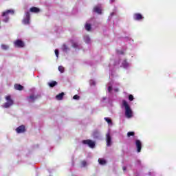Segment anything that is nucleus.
I'll return each mask as SVG.
<instances>
[{"label": "nucleus", "instance_id": "nucleus-36", "mask_svg": "<svg viewBox=\"0 0 176 176\" xmlns=\"http://www.w3.org/2000/svg\"><path fill=\"white\" fill-rule=\"evenodd\" d=\"M118 54H124V52L122 50H118L117 51Z\"/></svg>", "mask_w": 176, "mask_h": 176}, {"label": "nucleus", "instance_id": "nucleus-20", "mask_svg": "<svg viewBox=\"0 0 176 176\" xmlns=\"http://www.w3.org/2000/svg\"><path fill=\"white\" fill-rule=\"evenodd\" d=\"M94 138H100V135H101V133L99 131H94L92 134Z\"/></svg>", "mask_w": 176, "mask_h": 176}, {"label": "nucleus", "instance_id": "nucleus-43", "mask_svg": "<svg viewBox=\"0 0 176 176\" xmlns=\"http://www.w3.org/2000/svg\"><path fill=\"white\" fill-rule=\"evenodd\" d=\"M131 57H134V54H131Z\"/></svg>", "mask_w": 176, "mask_h": 176}, {"label": "nucleus", "instance_id": "nucleus-22", "mask_svg": "<svg viewBox=\"0 0 176 176\" xmlns=\"http://www.w3.org/2000/svg\"><path fill=\"white\" fill-rule=\"evenodd\" d=\"M87 166H89V164L86 160H82L80 162V167L82 168H84L85 167H87Z\"/></svg>", "mask_w": 176, "mask_h": 176}, {"label": "nucleus", "instance_id": "nucleus-16", "mask_svg": "<svg viewBox=\"0 0 176 176\" xmlns=\"http://www.w3.org/2000/svg\"><path fill=\"white\" fill-rule=\"evenodd\" d=\"M94 12H95V13H97L98 14H101L102 12V8L101 7V5L96 6L94 8Z\"/></svg>", "mask_w": 176, "mask_h": 176}, {"label": "nucleus", "instance_id": "nucleus-21", "mask_svg": "<svg viewBox=\"0 0 176 176\" xmlns=\"http://www.w3.org/2000/svg\"><path fill=\"white\" fill-rule=\"evenodd\" d=\"M64 97V92H62L58 95H56V98L58 100V101H61Z\"/></svg>", "mask_w": 176, "mask_h": 176}, {"label": "nucleus", "instance_id": "nucleus-34", "mask_svg": "<svg viewBox=\"0 0 176 176\" xmlns=\"http://www.w3.org/2000/svg\"><path fill=\"white\" fill-rule=\"evenodd\" d=\"M129 101H133L134 100V96L131 94L129 96Z\"/></svg>", "mask_w": 176, "mask_h": 176}, {"label": "nucleus", "instance_id": "nucleus-28", "mask_svg": "<svg viewBox=\"0 0 176 176\" xmlns=\"http://www.w3.org/2000/svg\"><path fill=\"white\" fill-rule=\"evenodd\" d=\"M48 85H49L50 87H54V86H56L57 85V82L52 81L51 82H49Z\"/></svg>", "mask_w": 176, "mask_h": 176}, {"label": "nucleus", "instance_id": "nucleus-8", "mask_svg": "<svg viewBox=\"0 0 176 176\" xmlns=\"http://www.w3.org/2000/svg\"><path fill=\"white\" fill-rule=\"evenodd\" d=\"M82 142L84 145H87V146H89L91 149H94V148H96V142L91 140H82Z\"/></svg>", "mask_w": 176, "mask_h": 176}, {"label": "nucleus", "instance_id": "nucleus-35", "mask_svg": "<svg viewBox=\"0 0 176 176\" xmlns=\"http://www.w3.org/2000/svg\"><path fill=\"white\" fill-rule=\"evenodd\" d=\"M58 54H59V52L58 50H55V55L57 57V58H58Z\"/></svg>", "mask_w": 176, "mask_h": 176}, {"label": "nucleus", "instance_id": "nucleus-40", "mask_svg": "<svg viewBox=\"0 0 176 176\" xmlns=\"http://www.w3.org/2000/svg\"><path fill=\"white\" fill-rule=\"evenodd\" d=\"M107 100V98H103V101H105Z\"/></svg>", "mask_w": 176, "mask_h": 176}, {"label": "nucleus", "instance_id": "nucleus-26", "mask_svg": "<svg viewBox=\"0 0 176 176\" xmlns=\"http://www.w3.org/2000/svg\"><path fill=\"white\" fill-rule=\"evenodd\" d=\"M24 87H23L21 85L16 84L14 85V89L16 90H22Z\"/></svg>", "mask_w": 176, "mask_h": 176}, {"label": "nucleus", "instance_id": "nucleus-37", "mask_svg": "<svg viewBox=\"0 0 176 176\" xmlns=\"http://www.w3.org/2000/svg\"><path fill=\"white\" fill-rule=\"evenodd\" d=\"M80 97L78 95H75L74 97H73V100H79Z\"/></svg>", "mask_w": 176, "mask_h": 176}, {"label": "nucleus", "instance_id": "nucleus-2", "mask_svg": "<svg viewBox=\"0 0 176 176\" xmlns=\"http://www.w3.org/2000/svg\"><path fill=\"white\" fill-rule=\"evenodd\" d=\"M121 108L122 109H124V116L126 118V119H131L134 117V113L133 112V109H131V107H130V104H129V102L127 101L123 100L121 104Z\"/></svg>", "mask_w": 176, "mask_h": 176}, {"label": "nucleus", "instance_id": "nucleus-7", "mask_svg": "<svg viewBox=\"0 0 176 176\" xmlns=\"http://www.w3.org/2000/svg\"><path fill=\"white\" fill-rule=\"evenodd\" d=\"M6 102H5L3 105V108H10L12 105H13V100L10 98V96L6 97Z\"/></svg>", "mask_w": 176, "mask_h": 176}, {"label": "nucleus", "instance_id": "nucleus-11", "mask_svg": "<svg viewBox=\"0 0 176 176\" xmlns=\"http://www.w3.org/2000/svg\"><path fill=\"white\" fill-rule=\"evenodd\" d=\"M135 145L136 146L138 153H140V152H141V149H142V142L140 140H136L135 141Z\"/></svg>", "mask_w": 176, "mask_h": 176}, {"label": "nucleus", "instance_id": "nucleus-39", "mask_svg": "<svg viewBox=\"0 0 176 176\" xmlns=\"http://www.w3.org/2000/svg\"><path fill=\"white\" fill-rule=\"evenodd\" d=\"M122 170L123 171H126V170H127V168L126 166H123Z\"/></svg>", "mask_w": 176, "mask_h": 176}, {"label": "nucleus", "instance_id": "nucleus-4", "mask_svg": "<svg viewBox=\"0 0 176 176\" xmlns=\"http://www.w3.org/2000/svg\"><path fill=\"white\" fill-rule=\"evenodd\" d=\"M95 23L96 20L94 19H91L87 21L85 25L86 31H91V27H93Z\"/></svg>", "mask_w": 176, "mask_h": 176}, {"label": "nucleus", "instance_id": "nucleus-14", "mask_svg": "<svg viewBox=\"0 0 176 176\" xmlns=\"http://www.w3.org/2000/svg\"><path fill=\"white\" fill-rule=\"evenodd\" d=\"M36 100H38V95L32 94L27 98L28 102H34Z\"/></svg>", "mask_w": 176, "mask_h": 176}, {"label": "nucleus", "instance_id": "nucleus-9", "mask_svg": "<svg viewBox=\"0 0 176 176\" xmlns=\"http://www.w3.org/2000/svg\"><path fill=\"white\" fill-rule=\"evenodd\" d=\"M121 67L124 69H129V68H131V63H129L127 59H123L121 60Z\"/></svg>", "mask_w": 176, "mask_h": 176}, {"label": "nucleus", "instance_id": "nucleus-18", "mask_svg": "<svg viewBox=\"0 0 176 176\" xmlns=\"http://www.w3.org/2000/svg\"><path fill=\"white\" fill-rule=\"evenodd\" d=\"M98 162L100 166H105L107 164V160L104 158H99Z\"/></svg>", "mask_w": 176, "mask_h": 176}, {"label": "nucleus", "instance_id": "nucleus-19", "mask_svg": "<svg viewBox=\"0 0 176 176\" xmlns=\"http://www.w3.org/2000/svg\"><path fill=\"white\" fill-rule=\"evenodd\" d=\"M62 50L63 52H64L65 53H68V52H69L70 49L69 47H68V45L63 44L62 46Z\"/></svg>", "mask_w": 176, "mask_h": 176}, {"label": "nucleus", "instance_id": "nucleus-31", "mask_svg": "<svg viewBox=\"0 0 176 176\" xmlns=\"http://www.w3.org/2000/svg\"><path fill=\"white\" fill-rule=\"evenodd\" d=\"M58 71L60 72V74H63V72H64V67L59 66L58 67Z\"/></svg>", "mask_w": 176, "mask_h": 176}, {"label": "nucleus", "instance_id": "nucleus-27", "mask_svg": "<svg viewBox=\"0 0 176 176\" xmlns=\"http://www.w3.org/2000/svg\"><path fill=\"white\" fill-rule=\"evenodd\" d=\"M112 65H119V63H115V60H111L109 63V67L112 68Z\"/></svg>", "mask_w": 176, "mask_h": 176}, {"label": "nucleus", "instance_id": "nucleus-24", "mask_svg": "<svg viewBox=\"0 0 176 176\" xmlns=\"http://www.w3.org/2000/svg\"><path fill=\"white\" fill-rule=\"evenodd\" d=\"M9 45H6V44H1V49L2 50H9Z\"/></svg>", "mask_w": 176, "mask_h": 176}, {"label": "nucleus", "instance_id": "nucleus-30", "mask_svg": "<svg viewBox=\"0 0 176 176\" xmlns=\"http://www.w3.org/2000/svg\"><path fill=\"white\" fill-rule=\"evenodd\" d=\"M148 175H149V176H155L156 175V172H155L153 170H151L150 172H148Z\"/></svg>", "mask_w": 176, "mask_h": 176}, {"label": "nucleus", "instance_id": "nucleus-17", "mask_svg": "<svg viewBox=\"0 0 176 176\" xmlns=\"http://www.w3.org/2000/svg\"><path fill=\"white\" fill-rule=\"evenodd\" d=\"M83 39L84 42L87 45H90V43H91V38H90V36H89V35L85 34L83 37Z\"/></svg>", "mask_w": 176, "mask_h": 176}, {"label": "nucleus", "instance_id": "nucleus-42", "mask_svg": "<svg viewBox=\"0 0 176 176\" xmlns=\"http://www.w3.org/2000/svg\"><path fill=\"white\" fill-rule=\"evenodd\" d=\"M115 21H116L115 20H113V24H115Z\"/></svg>", "mask_w": 176, "mask_h": 176}, {"label": "nucleus", "instance_id": "nucleus-6", "mask_svg": "<svg viewBox=\"0 0 176 176\" xmlns=\"http://www.w3.org/2000/svg\"><path fill=\"white\" fill-rule=\"evenodd\" d=\"M14 46L18 49H23L25 47V43L21 39H16L14 41Z\"/></svg>", "mask_w": 176, "mask_h": 176}, {"label": "nucleus", "instance_id": "nucleus-33", "mask_svg": "<svg viewBox=\"0 0 176 176\" xmlns=\"http://www.w3.org/2000/svg\"><path fill=\"white\" fill-rule=\"evenodd\" d=\"M133 137L134 136V132H128L127 133V137Z\"/></svg>", "mask_w": 176, "mask_h": 176}, {"label": "nucleus", "instance_id": "nucleus-25", "mask_svg": "<svg viewBox=\"0 0 176 176\" xmlns=\"http://www.w3.org/2000/svg\"><path fill=\"white\" fill-rule=\"evenodd\" d=\"M30 12H32V13H38V12H39V10L36 7H32L30 8Z\"/></svg>", "mask_w": 176, "mask_h": 176}, {"label": "nucleus", "instance_id": "nucleus-3", "mask_svg": "<svg viewBox=\"0 0 176 176\" xmlns=\"http://www.w3.org/2000/svg\"><path fill=\"white\" fill-rule=\"evenodd\" d=\"M14 14V10H7L2 12L1 16L3 17V21L4 23H8L10 19V15Z\"/></svg>", "mask_w": 176, "mask_h": 176}, {"label": "nucleus", "instance_id": "nucleus-1", "mask_svg": "<svg viewBox=\"0 0 176 176\" xmlns=\"http://www.w3.org/2000/svg\"><path fill=\"white\" fill-rule=\"evenodd\" d=\"M117 75L115 74V72H111L110 73V79L111 81L107 85V91L110 94H113V93H118L119 91V88L116 86H120L119 82H113V78H115Z\"/></svg>", "mask_w": 176, "mask_h": 176}, {"label": "nucleus", "instance_id": "nucleus-15", "mask_svg": "<svg viewBox=\"0 0 176 176\" xmlns=\"http://www.w3.org/2000/svg\"><path fill=\"white\" fill-rule=\"evenodd\" d=\"M16 131L17 134H21L23 133H25V126L21 125L16 129Z\"/></svg>", "mask_w": 176, "mask_h": 176}, {"label": "nucleus", "instance_id": "nucleus-41", "mask_svg": "<svg viewBox=\"0 0 176 176\" xmlns=\"http://www.w3.org/2000/svg\"><path fill=\"white\" fill-rule=\"evenodd\" d=\"M111 2H115V0H110Z\"/></svg>", "mask_w": 176, "mask_h": 176}, {"label": "nucleus", "instance_id": "nucleus-29", "mask_svg": "<svg viewBox=\"0 0 176 176\" xmlns=\"http://www.w3.org/2000/svg\"><path fill=\"white\" fill-rule=\"evenodd\" d=\"M72 47H74V49H77V47H79V45H78V43H76V42H72Z\"/></svg>", "mask_w": 176, "mask_h": 176}, {"label": "nucleus", "instance_id": "nucleus-10", "mask_svg": "<svg viewBox=\"0 0 176 176\" xmlns=\"http://www.w3.org/2000/svg\"><path fill=\"white\" fill-rule=\"evenodd\" d=\"M106 142L107 146L112 145V137L111 136V131L109 130L106 134Z\"/></svg>", "mask_w": 176, "mask_h": 176}, {"label": "nucleus", "instance_id": "nucleus-44", "mask_svg": "<svg viewBox=\"0 0 176 176\" xmlns=\"http://www.w3.org/2000/svg\"><path fill=\"white\" fill-rule=\"evenodd\" d=\"M129 41H131L133 42V40H131V38H129Z\"/></svg>", "mask_w": 176, "mask_h": 176}, {"label": "nucleus", "instance_id": "nucleus-23", "mask_svg": "<svg viewBox=\"0 0 176 176\" xmlns=\"http://www.w3.org/2000/svg\"><path fill=\"white\" fill-rule=\"evenodd\" d=\"M104 120H105V122H107L109 126H112L113 123H112V120H111V118L108 117H105Z\"/></svg>", "mask_w": 176, "mask_h": 176}, {"label": "nucleus", "instance_id": "nucleus-32", "mask_svg": "<svg viewBox=\"0 0 176 176\" xmlns=\"http://www.w3.org/2000/svg\"><path fill=\"white\" fill-rule=\"evenodd\" d=\"M89 85H90L91 86H96V80H91L89 81Z\"/></svg>", "mask_w": 176, "mask_h": 176}, {"label": "nucleus", "instance_id": "nucleus-5", "mask_svg": "<svg viewBox=\"0 0 176 176\" xmlns=\"http://www.w3.org/2000/svg\"><path fill=\"white\" fill-rule=\"evenodd\" d=\"M30 19H31L30 14L28 11H26L25 12V15L22 20L23 24H24L25 25H30Z\"/></svg>", "mask_w": 176, "mask_h": 176}, {"label": "nucleus", "instance_id": "nucleus-12", "mask_svg": "<svg viewBox=\"0 0 176 176\" xmlns=\"http://www.w3.org/2000/svg\"><path fill=\"white\" fill-rule=\"evenodd\" d=\"M113 19H116V21H118V15H116V10H114L112 12H111L108 18L109 21H112V20Z\"/></svg>", "mask_w": 176, "mask_h": 176}, {"label": "nucleus", "instance_id": "nucleus-13", "mask_svg": "<svg viewBox=\"0 0 176 176\" xmlns=\"http://www.w3.org/2000/svg\"><path fill=\"white\" fill-rule=\"evenodd\" d=\"M133 17V20H135V21H142V20H144V16L140 13L134 14Z\"/></svg>", "mask_w": 176, "mask_h": 176}, {"label": "nucleus", "instance_id": "nucleus-38", "mask_svg": "<svg viewBox=\"0 0 176 176\" xmlns=\"http://www.w3.org/2000/svg\"><path fill=\"white\" fill-rule=\"evenodd\" d=\"M141 165V161L140 160H137L136 161V166H140Z\"/></svg>", "mask_w": 176, "mask_h": 176}]
</instances>
